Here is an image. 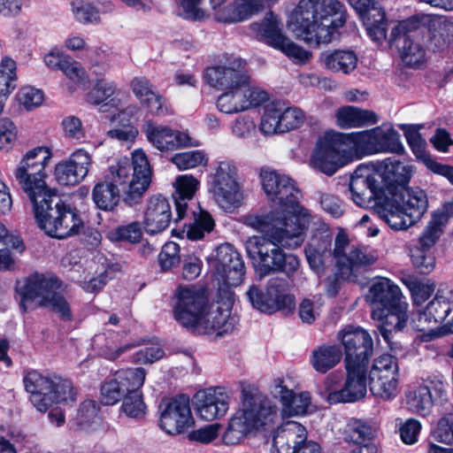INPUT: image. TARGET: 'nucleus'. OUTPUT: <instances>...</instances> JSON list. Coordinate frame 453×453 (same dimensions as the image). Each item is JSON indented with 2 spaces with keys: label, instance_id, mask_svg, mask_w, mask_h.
<instances>
[{
  "label": "nucleus",
  "instance_id": "nucleus-1",
  "mask_svg": "<svg viewBox=\"0 0 453 453\" xmlns=\"http://www.w3.org/2000/svg\"><path fill=\"white\" fill-rule=\"evenodd\" d=\"M260 179L262 188L275 209L265 215L246 218V225L264 236L250 237L245 249L260 277L270 272H283L290 276L298 269L300 261L296 256L284 253L281 248H300L308 229L311 225H318L319 220L299 203L301 192L291 178L273 170L262 169Z\"/></svg>",
  "mask_w": 453,
  "mask_h": 453
},
{
  "label": "nucleus",
  "instance_id": "nucleus-2",
  "mask_svg": "<svg viewBox=\"0 0 453 453\" xmlns=\"http://www.w3.org/2000/svg\"><path fill=\"white\" fill-rule=\"evenodd\" d=\"M52 156L49 147L33 148L23 155L13 173L33 204L40 228L51 237L64 239L78 234L83 221L78 211L60 203L46 184V167Z\"/></svg>",
  "mask_w": 453,
  "mask_h": 453
},
{
  "label": "nucleus",
  "instance_id": "nucleus-3",
  "mask_svg": "<svg viewBox=\"0 0 453 453\" xmlns=\"http://www.w3.org/2000/svg\"><path fill=\"white\" fill-rule=\"evenodd\" d=\"M347 21V10L340 0H299L287 20L288 30L307 45L329 44Z\"/></svg>",
  "mask_w": 453,
  "mask_h": 453
},
{
  "label": "nucleus",
  "instance_id": "nucleus-4",
  "mask_svg": "<svg viewBox=\"0 0 453 453\" xmlns=\"http://www.w3.org/2000/svg\"><path fill=\"white\" fill-rule=\"evenodd\" d=\"M319 226L321 231L311 238L304 250L307 262L316 273H323L334 261L342 278H356L361 269L378 259L376 251L368 247L349 246V238L343 232L336 235L332 252V239L325 225L319 223Z\"/></svg>",
  "mask_w": 453,
  "mask_h": 453
},
{
  "label": "nucleus",
  "instance_id": "nucleus-5",
  "mask_svg": "<svg viewBox=\"0 0 453 453\" xmlns=\"http://www.w3.org/2000/svg\"><path fill=\"white\" fill-rule=\"evenodd\" d=\"M205 81L212 87L225 89L217 99L218 110L225 114H235L257 108L269 100L266 90L251 82L242 60L208 68Z\"/></svg>",
  "mask_w": 453,
  "mask_h": 453
},
{
  "label": "nucleus",
  "instance_id": "nucleus-6",
  "mask_svg": "<svg viewBox=\"0 0 453 453\" xmlns=\"http://www.w3.org/2000/svg\"><path fill=\"white\" fill-rule=\"evenodd\" d=\"M278 420L276 404L258 392L243 390L242 405L230 418L223 441L227 445L238 444L250 432L271 428Z\"/></svg>",
  "mask_w": 453,
  "mask_h": 453
},
{
  "label": "nucleus",
  "instance_id": "nucleus-7",
  "mask_svg": "<svg viewBox=\"0 0 453 453\" xmlns=\"http://www.w3.org/2000/svg\"><path fill=\"white\" fill-rule=\"evenodd\" d=\"M372 306V318L381 320L378 330L389 343L393 331L402 330L407 324L409 304L400 288L388 278H378L370 286L366 296Z\"/></svg>",
  "mask_w": 453,
  "mask_h": 453
},
{
  "label": "nucleus",
  "instance_id": "nucleus-8",
  "mask_svg": "<svg viewBox=\"0 0 453 453\" xmlns=\"http://www.w3.org/2000/svg\"><path fill=\"white\" fill-rule=\"evenodd\" d=\"M61 282L56 277L33 274L19 282L17 293L20 309L27 312L36 307H49L63 321L73 319L70 303L61 295Z\"/></svg>",
  "mask_w": 453,
  "mask_h": 453
},
{
  "label": "nucleus",
  "instance_id": "nucleus-9",
  "mask_svg": "<svg viewBox=\"0 0 453 453\" xmlns=\"http://www.w3.org/2000/svg\"><path fill=\"white\" fill-rule=\"evenodd\" d=\"M428 208L426 194L419 188H397L385 196L378 204V214L395 231H403L417 224Z\"/></svg>",
  "mask_w": 453,
  "mask_h": 453
},
{
  "label": "nucleus",
  "instance_id": "nucleus-10",
  "mask_svg": "<svg viewBox=\"0 0 453 453\" xmlns=\"http://www.w3.org/2000/svg\"><path fill=\"white\" fill-rule=\"evenodd\" d=\"M106 180L130 197L142 196L151 181V169L145 152L135 150L131 159L120 157L111 163Z\"/></svg>",
  "mask_w": 453,
  "mask_h": 453
},
{
  "label": "nucleus",
  "instance_id": "nucleus-11",
  "mask_svg": "<svg viewBox=\"0 0 453 453\" xmlns=\"http://www.w3.org/2000/svg\"><path fill=\"white\" fill-rule=\"evenodd\" d=\"M248 35L268 46L281 51L296 64H304L312 58V53L294 42L283 31V24L273 12L248 26Z\"/></svg>",
  "mask_w": 453,
  "mask_h": 453
},
{
  "label": "nucleus",
  "instance_id": "nucleus-12",
  "mask_svg": "<svg viewBox=\"0 0 453 453\" xmlns=\"http://www.w3.org/2000/svg\"><path fill=\"white\" fill-rule=\"evenodd\" d=\"M208 191L217 205L226 211H233L242 205L244 193L233 160L214 162L209 175Z\"/></svg>",
  "mask_w": 453,
  "mask_h": 453
},
{
  "label": "nucleus",
  "instance_id": "nucleus-13",
  "mask_svg": "<svg viewBox=\"0 0 453 453\" xmlns=\"http://www.w3.org/2000/svg\"><path fill=\"white\" fill-rule=\"evenodd\" d=\"M24 385L33 406L46 412L55 404L74 400L72 383L59 377L49 378L32 371L26 374Z\"/></svg>",
  "mask_w": 453,
  "mask_h": 453
},
{
  "label": "nucleus",
  "instance_id": "nucleus-14",
  "mask_svg": "<svg viewBox=\"0 0 453 453\" xmlns=\"http://www.w3.org/2000/svg\"><path fill=\"white\" fill-rule=\"evenodd\" d=\"M368 365L365 364H345L346 380L341 388L337 387L336 374L328 375L319 393L329 404L354 403L365 397L367 391L366 376Z\"/></svg>",
  "mask_w": 453,
  "mask_h": 453
},
{
  "label": "nucleus",
  "instance_id": "nucleus-15",
  "mask_svg": "<svg viewBox=\"0 0 453 453\" xmlns=\"http://www.w3.org/2000/svg\"><path fill=\"white\" fill-rule=\"evenodd\" d=\"M349 152L352 150L348 134L326 132L319 139L311 153L310 165L326 175H333L346 164Z\"/></svg>",
  "mask_w": 453,
  "mask_h": 453
},
{
  "label": "nucleus",
  "instance_id": "nucleus-16",
  "mask_svg": "<svg viewBox=\"0 0 453 453\" xmlns=\"http://www.w3.org/2000/svg\"><path fill=\"white\" fill-rule=\"evenodd\" d=\"M350 149L357 155H372L381 152L401 154L404 148L399 133L390 125L348 134Z\"/></svg>",
  "mask_w": 453,
  "mask_h": 453
},
{
  "label": "nucleus",
  "instance_id": "nucleus-17",
  "mask_svg": "<svg viewBox=\"0 0 453 453\" xmlns=\"http://www.w3.org/2000/svg\"><path fill=\"white\" fill-rule=\"evenodd\" d=\"M238 322V316L232 313V298L228 296L227 301L222 303H207L191 331L199 334H215L222 336L234 332Z\"/></svg>",
  "mask_w": 453,
  "mask_h": 453
},
{
  "label": "nucleus",
  "instance_id": "nucleus-18",
  "mask_svg": "<svg viewBox=\"0 0 453 453\" xmlns=\"http://www.w3.org/2000/svg\"><path fill=\"white\" fill-rule=\"evenodd\" d=\"M398 364L395 357L384 354L376 357L369 370V385L372 394L385 401L394 399L398 394Z\"/></svg>",
  "mask_w": 453,
  "mask_h": 453
},
{
  "label": "nucleus",
  "instance_id": "nucleus-19",
  "mask_svg": "<svg viewBox=\"0 0 453 453\" xmlns=\"http://www.w3.org/2000/svg\"><path fill=\"white\" fill-rule=\"evenodd\" d=\"M381 176L374 165H359L350 177L351 199L360 207L378 206L383 200L384 190Z\"/></svg>",
  "mask_w": 453,
  "mask_h": 453
},
{
  "label": "nucleus",
  "instance_id": "nucleus-20",
  "mask_svg": "<svg viewBox=\"0 0 453 453\" xmlns=\"http://www.w3.org/2000/svg\"><path fill=\"white\" fill-rule=\"evenodd\" d=\"M247 296L254 308L264 312L291 311L295 307V296L289 293L288 282L280 278H273L268 281L266 294L252 286L247 292Z\"/></svg>",
  "mask_w": 453,
  "mask_h": 453
},
{
  "label": "nucleus",
  "instance_id": "nucleus-21",
  "mask_svg": "<svg viewBox=\"0 0 453 453\" xmlns=\"http://www.w3.org/2000/svg\"><path fill=\"white\" fill-rule=\"evenodd\" d=\"M207 303L203 289L195 286L180 287L173 298V318L181 326L192 330Z\"/></svg>",
  "mask_w": 453,
  "mask_h": 453
},
{
  "label": "nucleus",
  "instance_id": "nucleus-22",
  "mask_svg": "<svg viewBox=\"0 0 453 453\" xmlns=\"http://www.w3.org/2000/svg\"><path fill=\"white\" fill-rule=\"evenodd\" d=\"M146 370L142 367H130L117 371L101 386V402L105 405H114L134 389H141L146 378Z\"/></svg>",
  "mask_w": 453,
  "mask_h": 453
},
{
  "label": "nucleus",
  "instance_id": "nucleus-23",
  "mask_svg": "<svg viewBox=\"0 0 453 453\" xmlns=\"http://www.w3.org/2000/svg\"><path fill=\"white\" fill-rule=\"evenodd\" d=\"M142 130L147 141L162 152L200 145L199 141L190 136L188 131L173 129L151 119L143 122Z\"/></svg>",
  "mask_w": 453,
  "mask_h": 453
},
{
  "label": "nucleus",
  "instance_id": "nucleus-24",
  "mask_svg": "<svg viewBox=\"0 0 453 453\" xmlns=\"http://www.w3.org/2000/svg\"><path fill=\"white\" fill-rule=\"evenodd\" d=\"M195 425L189 399L179 396L163 402L159 406V427L167 434L178 435Z\"/></svg>",
  "mask_w": 453,
  "mask_h": 453
},
{
  "label": "nucleus",
  "instance_id": "nucleus-25",
  "mask_svg": "<svg viewBox=\"0 0 453 453\" xmlns=\"http://www.w3.org/2000/svg\"><path fill=\"white\" fill-rule=\"evenodd\" d=\"M211 269L226 286H239L244 276V265L239 253L229 243L221 244L208 257Z\"/></svg>",
  "mask_w": 453,
  "mask_h": 453
},
{
  "label": "nucleus",
  "instance_id": "nucleus-26",
  "mask_svg": "<svg viewBox=\"0 0 453 453\" xmlns=\"http://www.w3.org/2000/svg\"><path fill=\"white\" fill-rule=\"evenodd\" d=\"M453 309V292L438 290L435 296L425 306L418 308L413 319L414 327L420 332H427L431 338V330L441 323Z\"/></svg>",
  "mask_w": 453,
  "mask_h": 453
},
{
  "label": "nucleus",
  "instance_id": "nucleus-27",
  "mask_svg": "<svg viewBox=\"0 0 453 453\" xmlns=\"http://www.w3.org/2000/svg\"><path fill=\"white\" fill-rule=\"evenodd\" d=\"M338 340L344 348L345 364H365L372 354L373 343L369 333L360 327L348 326L338 333Z\"/></svg>",
  "mask_w": 453,
  "mask_h": 453
},
{
  "label": "nucleus",
  "instance_id": "nucleus-28",
  "mask_svg": "<svg viewBox=\"0 0 453 453\" xmlns=\"http://www.w3.org/2000/svg\"><path fill=\"white\" fill-rule=\"evenodd\" d=\"M230 394L221 387L198 391L193 397V406L199 418L206 421L224 417L230 404Z\"/></svg>",
  "mask_w": 453,
  "mask_h": 453
},
{
  "label": "nucleus",
  "instance_id": "nucleus-29",
  "mask_svg": "<svg viewBox=\"0 0 453 453\" xmlns=\"http://www.w3.org/2000/svg\"><path fill=\"white\" fill-rule=\"evenodd\" d=\"M348 3L360 16L368 35L381 43L388 29L385 11L373 0H348Z\"/></svg>",
  "mask_w": 453,
  "mask_h": 453
},
{
  "label": "nucleus",
  "instance_id": "nucleus-30",
  "mask_svg": "<svg viewBox=\"0 0 453 453\" xmlns=\"http://www.w3.org/2000/svg\"><path fill=\"white\" fill-rule=\"evenodd\" d=\"M91 165V156L84 150H77L67 159L56 165L55 179L60 185H76L88 175Z\"/></svg>",
  "mask_w": 453,
  "mask_h": 453
},
{
  "label": "nucleus",
  "instance_id": "nucleus-31",
  "mask_svg": "<svg viewBox=\"0 0 453 453\" xmlns=\"http://www.w3.org/2000/svg\"><path fill=\"white\" fill-rule=\"evenodd\" d=\"M408 22L398 24L391 32V35L396 38L403 34L402 44L399 51L403 62L406 65L417 66L425 60V49L423 47V37L419 30H408Z\"/></svg>",
  "mask_w": 453,
  "mask_h": 453
},
{
  "label": "nucleus",
  "instance_id": "nucleus-32",
  "mask_svg": "<svg viewBox=\"0 0 453 453\" xmlns=\"http://www.w3.org/2000/svg\"><path fill=\"white\" fill-rule=\"evenodd\" d=\"M307 436L306 428L299 422H285L275 432L272 453H296L310 441Z\"/></svg>",
  "mask_w": 453,
  "mask_h": 453
},
{
  "label": "nucleus",
  "instance_id": "nucleus-33",
  "mask_svg": "<svg viewBox=\"0 0 453 453\" xmlns=\"http://www.w3.org/2000/svg\"><path fill=\"white\" fill-rule=\"evenodd\" d=\"M172 211L168 200L162 196H152L144 215V228L150 234L165 230L171 221Z\"/></svg>",
  "mask_w": 453,
  "mask_h": 453
},
{
  "label": "nucleus",
  "instance_id": "nucleus-34",
  "mask_svg": "<svg viewBox=\"0 0 453 453\" xmlns=\"http://www.w3.org/2000/svg\"><path fill=\"white\" fill-rule=\"evenodd\" d=\"M120 90L113 81L95 79L92 89L87 95V101L100 106L101 111H109L121 105Z\"/></svg>",
  "mask_w": 453,
  "mask_h": 453
},
{
  "label": "nucleus",
  "instance_id": "nucleus-35",
  "mask_svg": "<svg viewBox=\"0 0 453 453\" xmlns=\"http://www.w3.org/2000/svg\"><path fill=\"white\" fill-rule=\"evenodd\" d=\"M336 124L342 128H359L379 121L378 115L370 110L345 105L335 111Z\"/></svg>",
  "mask_w": 453,
  "mask_h": 453
},
{
  "label": "nucleus",
  "instance_id": "nucleus-36",
  "mask_svg": "<svg viewBox=\"0 0 453 453\" xmlns=\"http://www.w3.org/2000/svg\"><path fill=\"white\" fill-rule=\"evenodd\" d=\"M319 61L327 70L349 74L357 68L358 58L353 50H327L320 53Z\"/></svg>",
  "mask_w": 453,
  "mask_h": 453
},
{
  "label": "nucleus",
  "instance_id": "nucleus-37",
  "mask_svg": "<svg viewBox=\"0 0 453 453\" xmlns=\"http://www.w3.org/2000/svg\"><path fill=\"white\" fill-rule=\"evenodd\" d=\"M378 433V426L372 420L350 418L342 433L343 440L349 443H354L359 447L372 445Z\"/></svg>",
  "mask_w": 453,
  "mask_h": 453
},
{
  "label": "nucleus",
  "instance_id": "nucleus-38",
  "mask_svg": "<svg viewBox=\"0 0 453 453\" xmlns=\"http://www.w3.org/2000/svg\"><path fill=\"white\" fill-rule=\"evenodd\" d=\"M374 167L381 176L383 187L387 184H397L402 188L409 181L413 172L412 165L391 158L377 163Z\"/></svg>",
  "mask_w": 453,
  "mask_h": 453
},
{
  "label": "nucleus",
  "instance_id": "nucleus-39",
  "mask_svg": "<svg viewBox=\"0 0 453 453\" xmlns=\"http://www.w3.org/2000/svg\"><path fill=\"white\" fill-rule=\"evenodd\" d=\"M405 400L408 409L422 417L429 415L434 406L431 391L426 385L410 387L405 392Z\"/></svg>",
  "mask_w": 453,
  "mask_h": 453
},
{
  "label": "nucleus",
  "instance_id": "nucleus-40",
  "mask_svg": "<svg viewBox=\"0 0 453 453\" xmlns=\"http://www.w3.org/2000/svg\"><path fill=\"white\" fill-rule=\"evenodd\" d=\"M342 353L335 345H322L312 350L310 363L312 368L320 373H326L336 366L342 360Z\"/></svg>",
  "mask_w": 453,
  "mask_h": 453
},
{
  "label": "nucleus",
  "instance_id": "nucleus-41",
  "mask_svg": "<svg viewBox=\"0 0 453 453\" xmlns=\"http://www.w3.org/2000/svg\"><path fill=\"white\" fill-rule=\"evenodd\" d=\"M17 65L10 57L0 62V113L3 111L9 96L17 87Z\"/></svg>",
  "mask_w": 453,
  "mask_h": 453
},
{
  "label": "nucleus",
  "instance_id": "nucleus-42",
  "mask_svg": "<svg viewBox=\"0 0 453 453\" xmlns=\"http://www.w3.org/2000/svg\"><path fill=\"white\" fill-rule=\"evenodd\" d=\"M92 199L100 210L111 211L119 202L120 189L107 180L99 181L93 188Z\"/></svg>",
  "mask_w": 453,
  "mask_h": 453
},
{
  "label": "nucleus",
  "instance_id": "nucleus-43",
  "mask_svg": "<svg viewBox=\"0 0 453 453\" xmlns=\"http://www.w3.org/2000/svg\"><path fill=\"white\" fill-rule=\"evenodd\" d=\"M119 338V334H112L108 338H104V334H98L94 337L93 345L99 349L100 354L104 357L114 361L120 357L122 354L136 346V343L122 344Z\"/></svg>",
  "mask_w": 453,
  "mask_h": 453
},
{
  "label": "nucleus",
  "instance_id": "nucleus-44",
  "mask_svg": "<svg viewBox=\"0 0 453 453\" xmlns=\"http://www.w3.org/2000/svg\"><path fill=\"white\" fill-rule=\"evenodd\" d=\"M311 408V394L307 391L298 394L292 393L288 401L283 405L279 417L283 418L291 417L304 416L310 412Z\"/></svg>",
  "mask_w": 453,
  "mask_h": 453
},
{
  "label": "nucleus",
  "instance_id": "nucleus-45",
  "mask_svg": "<svg viewBox=\"0 0 453 453\" xmlns=\"http://www.w3.org/2000/svg\"><path fill=\"white\" fill-rule=\"evenodd\" d=\"M281 103L272 102L265 108L261 118L259 130L265 135L281 132Z\"/></svg>",
  "mask_w": 453,
  "mask_h": 453
},
{
  "label": "nucleus",
  "instance_id": "nucleus-46",
  "mask_svg": "<svg viewBox=\"0 0 453 453\" xmlns=\"http://www.w3.org/2000/svg\"><path fill=\"white\" fill-rule=\"evenodd\" d=\"M401 281L410 290L414 305L418 308L423 307L424 303L434 292V286L428 281H421L417 278L406 275L401 279Z\"/></svg>",
  "mask_w": 453,
  "mask_h": 453
},
{
  "label": "nucleus",
  "instance_id": "nucleus-47",
  "mask_svg": "<svg viewBox=\"0 0 453 453\" xmlns=\"http://www.w3.org/2000/svg\"><path fill=\"white\" fill-rule=\"evenodd\" d=\"M171 162L180 171H186L198 166H206L209 157L203 150H190L175 154L171 157Z\"/></svg>",
  "mask_w": 453,
  "mask_h": 453
},
{
  "label": "nucleus",
  "instance_id": "nucleus-48",
  "mask_svg": "<svg viewBox=\"0 0 453 453\" xmlns=\"http://www.w3.org/2000/svg\"><path fill=\"white\" fill-rule=\"evenodd\" d=\"M215 226V221L212 216L205 211H200L194 214V221L186 231L187 237L192 241H197L204 237L206 234L211 233Z\"/></svg>",
  "mask_w": 453,
  "mask_h": 453
},
{
  "label": "nucleus",
  "instance_id": "nucleus-49",
  "mask_svg": "<svg viewBox=\"0 0 453 453\" xmlns=\"http://www.w3.org/2000/svg\"><path fill=\"white\" fill-rule=\"evenodd\" d=\"M99 407L95 401L87 400L82 403L77 416V424L81 429L93 431L100 424Z\"/></svg>",
  "mask_w": 453,
  "mask_h": 453
},
{
  "label": "nucleus",
  "instance_id": "nucleus-50",
  "mask_svg": "<svg viewBox=\"0 0 453 453\" xmlns=\"http://www.w3.org/2000/svg\"><path fill=\"white\" fill-rule=\"evenodd\" d=\"M404 132L405 138L413 154L418 159L422 160L426 165L428 160H433L426 151V141L421 136L418 128L413 125H400Z\"/></svg>",
  "mask_w": 453,
  "mask_h": 453
},
{
  "label": "nucleus",
  "instance_id": "nucleus-51",
  "mask_svg": "<svg viewBox=\"0 0 453 453\" xmlns=\"http://www.w3.org/2000/svg\"><path fill=\"white\" fill-rule=\"evenodd\" d=\"M121 411L134 419H141L146 415L147 406L140 389H134L126 395L121 404Z\"/></svg>",
  "mask_w": 453,
  "mask_h": 453
},
{
  "label": "nucleus",
  "instance_id": "nucleus-52",
  "mask_svg": "<svg viewBox=\"0 0 453 453\" xmlns=\"http://www.w3.org/2000/svg\"><path fill=\"white\" fill-rule=\"evenodd\" d=\"M72 12L77 21L82 24H96L101 20L100 11L86 0H73Z\"/></svg>",
  "mask_w": 453,
  "mask_h": 453
},
{
  "label": "nucleus",
  "instance_id": "nucleus-53",
  "mask_svg": "<svg viewBox=\"0 0 453 453\" xmlns=\"http://www.w3.org/2000/svg\"><path fill=\"white\" fill-rule=\"evenodd\" d=\"M142 236V231L138 222L117 226L107 234L108 239L111 242H127L130 243L139 242Z\"/></svg>",
  "mask_w": 453,
  "mask_h": 453
},
{
  "label": "nucleus",
  "instance_id": "nucleus-54",
  "mask_svg": "<svg viewBox=\"0 0 453 453\" xmlns=\"http://www.w3.org/2000/svg\"><path fill=\"white\" fill-rule=\"evenodd\" d=\"M89 72L96 79H105V74L111 68L110 57L106 50L96 48L89 51L88 55Z\"/></svg>",
  "mask_w": 453,
  "mask_h": 453
},
{
  "label": "nucleus",
  "instance_id": "nucleus-55",
  "mask_svg": "<svg viewBox=\"0 0 453 453\" xmlns=\"http://www.w3.org/2000/svg\"><path fill=\"white\" fill-rule=\"evenodd\" d=\"M323 301L319 296L303 298L298 308L299 318L305 324H312L320 316Z\"/></svg>",
  "mask_w": 453,
  "mask_h": 453
},
{
  "label": "nucleus",
  "instance_id": "nucleus-56",
  "mask_svg": "<svg viewBox=\"0 0 453 453\" xmlns=\"http://www.w3.org/2000/svg\"><path fill=\"white\" fill-rule=\"evenodd\" d=\"M444 226L440 218L436 219L432 215L415 246L432 249L442 234Z\"/></svg>",
  "mask_w": 453,
  "mask_h": 453
},
{
  "label": "nucleus",
  "instance_id": "nucleus-57",
  "mask_svg": "<svg viewBox=\"0 0 453 453\" xmlns=\"http://www.w3.org/2000/svg\"><path fill=\"white\" fill-rule=\"evenodd\" d=\"M410 252L413 265L421 273L426 274L434 270L435 258L431 249L413 246Z\"/></svg>",
  "mask_w": 453,
  "mask_h": 453
},
{
  "label": "nucleus",
  "instance_id": "nucleus-58",
  "mask_svg": "<svg viewBox=\"0 0 453 453\" xmlns=\"http://www.w3.org/2000/svg\"><path fill=\"white\" fill-rule=\"evenodd\" d=\"M88 273L86 275L76 279L72 276V279L77 280L80 286L88 293L97 292L102 289L109 280L107 271L104 266L98 268L93 276Z\"/></svg>",
  "mask_w": 453,
  "mask_h": 453
},
{
  "label": "nucleus",
  "instance_id": "nucleus-59",
  "mask_svg": "<svg viewBox=\"0 0 453 453\" xmlns=\"http://www.w3.org/2000/svg\"><path fill=\"white\" fill-rule=\"evenodd\" d=\"M431 437L444 444L453 443V414L441 417L431 432Z\"/></svg>",
  "mask_w": 453,
  "mask_h": 453
},
{
  "label": "nucleus",
  "instance_id": "nucleus-60",
  "mask_svg": "<svg viewBox=\"0 0 453 453\" xmlns=\"http://www.w3.org/2000/svg\"><path fill=\"white\" fill-rule=\"evenodd\" d=\"M178 6V14L187 19L202 20L206 17L201 4L203 0H174Z\"/></svg>",
  "mask_w": 453,
  "mask_h": 453
},
{
  "label": "nucleus",
  "instance_id": "nucleus-61",
  "mask_svg": "<svg viewBox=\"0 0 453 453\" xmlns=\"http://www.w3.org/2000/svg\"><path fill=\"white\" fill-rule=\"evenodd\" d=\"M174 196L192 199L200 186V181L191 174H182L174 181Z\"/></svg>",
  "mask_w": 453,
  "mask_h": 453
},
{
  "label": "nucleus",
  "instance_id": "nucleus-62",
  "mask_svg": "<svg viewBox=\"0 0 453 453\" xmlns=\"http://www.w3.org/2000/svg\"><path fill=\"white\" fill-rule=\"evenodd\" d=\"M304 112L296 107L286 108L281 104V132H288L292 129L298 128L304 121Z\"/></svg>",
  "mask_w": 453,
  "mask_h": 453
},
{
  "label": "nucleus",
  "instance_id": "nucleus-63",
  "mask_svg": "<svg viewBox=\"0 0 453 453\" xmlns=\"http://www.w3.org/2000/svg\"><path fill=\"white\" fill-rule=\"evenodd\" d=\"M16 97L19 104L29 111L42 104L43 93L34 87L26 86L19 90Z\"/></svg>",
  "mask_w": 453,
  "mask_h": 453
},
{
  "label": "nucleus",
  "instance_id": "nucleus-64",
  "mask_svg": "<svg viewBox=\"0 0 453 453\" xmlns=\"http://www.w3.org/2000/svg\"><path fill=\"white\" fill-rule=\"evenodd\" d=\"M61 71L71 81L77 85H86L88 81V75L85 68L71 57L65 62Z\"/></svg>",
  "mask_w": 453,
  "mask_h": 453
}]
</instances>
